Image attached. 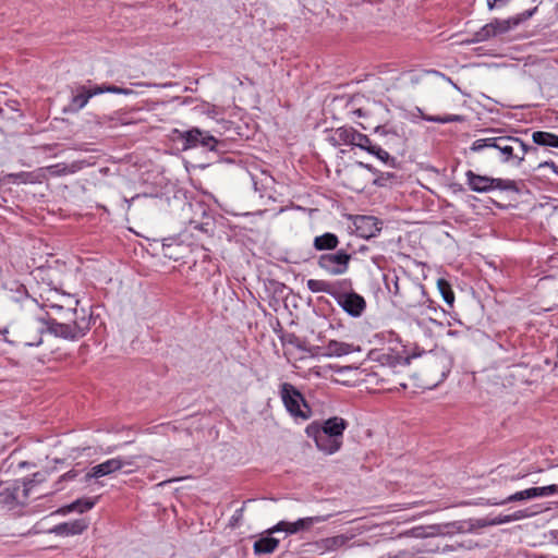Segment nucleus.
Returning <instances> with one entry per match:
<instances>
[{"instance_id": "f03ea898", "label": "nucleus", "mask_w": 558, "mask_h": 558, "mask_svg": "<svg viewBox=\"0 0 558 558\" xmlns=\"http://www.w3.org/2000/svg\"><path fill=\"white\" fill-rule=\"evenodd\" d=\"M173 140L182 144V150L203 148L210 151L221 153L225 144L216 138L209 131L199 128H191L186 131L174 129L172 131Z\"/></svg>"}, {"instance_id": "c85d7f7f", "label": "nucleus", "mask_w": 558, "mask_h": 558, "mask_svg": "<svg viewBox=\"0 0 558 558\" xmlns=\"http://www.w3.org/2000/svg\"><path fill=\"white\" fill-rule=\"evenodd\" d=\"M533 143L538 146L558 148V135L546 132L535 131L532 134Z\"/></svg>"}, {"instance_id": "cd10ccee", "label": "nucleus", "mask_w": 558, "mask_h": 558, "mask_svg": "<svg viewBox=\"0 0 558 558\" xmlns=\"http://www.w3.org/2000/svg\"><path fill=\"white\" fill-rule=\"evenodd\" d=\"M384 284L387 291L397 300L402 293V283L399 281V277L395 271L384 274Z\"/></svg>"}, {"instance_id": "37998d69", "label": "nucleus", "mask_w": 558, "mask_h": 558, "mask_svg": "<svg viewBox=\"0 0 558 558\" xmlns=\"http://www.w3.org/2000/svg\"><path fill=\"white\" fill-rule=\"evenodd\" d=\"M102 94L110 93V94H119V95H125L130 96L135 94L133 89L126 88V87H119L111 84H101Z\"/></svg>"}, {"instance_id": "2f4dec72", "label": "nucleus", "mask_w": 558, "mask_h": 558, "mask_svg": "<svg viewBox=\"0 0 558 558\" xmlns=\"http://www.w3.org/2000/svg\"><path fill=\"white\" fill-rule=\"evenodd\" d=\"M351 539V536L340 534L331 537H327L323 539L324 548L327 550H336L340 547L347 545V543Z\"/></svg>"}, {"instance_id": "2eb2a0df", "label": "nucleus", "mask_w": 558, "mask_h": 558, "mask_svg": "<svg viewBox=\"0 0 558 558\" xmlns=\"http://www.w3.org/2000/svg\"><path fill=\"white\" fill-rule=\"evenodd\" d=\"M371 359L379 362L383 366H387L392 371L397 367H407L414 356H403L390 349L375 350L369 353Z\"/></svg>"}, {"instance_id": "9d476101", "label": "nucleus", "mask_w": 558, "mask_h": 558, "mask_svg": "<svg viewBox=\"0 0 558 558\" xmlns=\"http://www.w3.org/2000/svg\"><path fill=\"white\" fill-rule=\"evenodd\" d=\"M517 26L518 20L495 19L474 33L473 41L482 43L489 40L490 38L508 33L509 31Z\"/></svg>"}, {"instance_id": "f257e3e1", "label": "nucleus", "mask_w": 558, "mask_h": 558, "mask_svg": "<svg viewBox=\"0 0 558 558\" xmlns=\"http://www.w3.org/2000/svg\"><path fill=\"white\" fill-rule=\"evenodd\" d=\"M68 315L71 316L69 323H59L54 318H49L47 322L48 331L59 338L76 341L90 330L93 316L85 310H68Z\"/></svg>"}, {"instance_id": "603ef678", "label": "nucleus", "mask_w": 558, "mask_h": 558, "mask_svg": "<svg viewBox=\"0 0 558 558\" xmlns=\"http://www.w3.org/2000/svg\"><path fill=\"white\" fill-rule=\"evenodd\" d=\"M355 166L359 169H366L367 171L372 172L374 175L378 173V170L369 163H365L363 161H356Z\"/></svg>"}, {"instance_id": "e2e57ef3", "label": "nucleus", "mask_w": 558, "mask_h": 558, "mask_svg": "<svg viewBox=\"0 0 558 558\" xmlns=\"http://www.w3.org/2000/svg\"><path fill=\"white\" fill-rule=\"evenodd\" d=\"M383 258H384L383 256H380V255H376V256H373V257H372V262H373L374 264H376L377 266H379V262H380Z\"/></svg>"}, {"instance_id": "79ce46f5", "label": "nucleus", "mask_w": 558, "mask_h": 558, "mask_svg": "<svg viewBox=\"0 0 558 558\" xmlns=\"http://www.w3.org/2000/svg\"><path fill=\"white\" fill-rule=\"evenodd\" d=\"M396 179V174L392 172H380L378 171L377 174H375V178L373 180V184L376 186H387L388 183H390L392 180Z\"/></svg>"}, {"instance_id": "bb28decb", "label": "nucleus", "mask_w": 558, "mask_h": 558, "mask_svg": "<svg viewBox=\"0 0 558 558\" xmlns=\"http://www.w3.org/2000/svg\"><path fill=\"white\" fill-rule=\"evenodd\" d=\"M355 130L353 128L341 126L335 130L330 141L333 145H352Z\"/></svg>"}, {"instance_id": "5701e85b", "label": "nucleus", "mask_w": 558, "mask_h": 558, "mask_svg": "<svg viewBox=\"0 0 558 558\" xmlns=\"http://www.w3.org/2000/svg\"><path fill=\"white\" fill-rule=\"evenodd\" d=\"M96 501H97V498H88V497L78 498L69 505L61 507L58 510V513H61V514H68L71 512L84 513V512L93 509L94 506L96 505Z\"/></svg>"}, {"instance_id": "4d7b16f0", "label": "nucleus", "mask_w": 558, "mask_h": 558, "mask_svg": "<svg viewBox=\"0 0 558 558\" xmlns=\"http://www.w3.org/2000/svg\"><path fill=\"white\" fill-rule=\"evenodd\" d=\"M244 507L238 509L231 518V525L235 526L236 522L242 518Z\"/></svg>"}, {"instance_id": "f3484780", "label": "nucleus", "mask_w": 558, "mask_h": 558, "mask_svg": "<svg viewBox=\"0 0 558 558\" xmlns=\"http://www.w3.org/2000/svg\"><path fill=\"white\" fill-rule=\"evenodd\" d=\"M347 427L348 422L339 416L330 417L323 423L318 422V430L338 441H342L343 432L347 429Z\"/></svg>"}, {"instance_id": "5fc2aeb1", "label": "nucleus", "mask_w": 558, "mask_h": 558, "mask_svg": "<svg viewBox=\"0 0 558 558\" xmlns=\"http://www.w3.org/2000/svg\"><path fill=\"white\" fill-rule=\"evenodd\" d=\"M510 0H487V7L489 10H494L497 7H501Z\"/></svg>"}, {"instance_id": "052dcab7", "label": "nucleus", "mask_w": 558, "mask_h": 558, "mask_svg": "<svg viewBox=\"0 0 558 558\" xmlns=\"http://www.w3.org/2000/svg\"><path fill=\"white\" fill-rule=\"evenodd\" d=\"M523 476L524 475L512 474V475H506L505 478H506V481L515 482V481L522 478Z\"/></svg>"}, {"instance_id": "aec40b11", "label": "nucleus", "mask_w": 558, "mask_h": 558, "mask_svg": "<svg viewBox=\"0 0 558 558\" xmlns=\"http://www.w3.org/2000/svg\"><path fill=\"white\" fill-rule=\"evenodd\" d=\"M361 351L359 345H354L353 343H347L343 341L329 340L324 347V355L325 356H343L353 352Z\"/></svg>"}, {"instance_id": "7c9ffc66", "label": "nucleus", "mask_w": 558, "mask_h": 558, "mask_svg": "<svg viewBox=\"0 0 558 558\" xmlns=\"http://www.w3.org/2000/svg\"><path fill=\"white\" fill-rule=\"evenodd\" d=\"M81 169L80 165L74 162L71 165H66L63 162L56 163L47 167V171L53 177H62L68 174H73Z\"/></svg>"}, {"instance_id": "0e129e2a", "label": "nucleus", "mask_w": 558, "mask_h": 558, "mask_svg": "<svg viewBox=\"0 0 558 558\" xmlns=\"http://www.w3.org/2000/svg\"><path fill=\"white\" fill-rule=\"evenodd\" d=\"M132 85H134V86H145V87H150V86H153V84H150V83H145V82H136V83H132Z\"/></svg>"}, {"instance_id": "a19ab883", "label": "nucleus", "mask_w": 558, "mask_h": 558, "mask_svg": "<svg viewBox=\"0 0 558 558\" xmlns=\"http://www.w3.org/2000/svg\"><path fill=\"white\" fill-rule=\"evenodd\" d=\"M532 488H533L532 493L534 494V498L546 497V496H551V495L558 494V485H556V484L542 486V487H532Z\"/></svg>"}, {"instance_id": "39448f33", "label": "nucleus", "mask_w": 558, "mask_h": 558, "mask_svg": "<svg viewBox=\"0 0 558 558\" xmlns=\"http://www.w3.org/2000/svg\"><path fill=\"white\" fill-rule=\"evenodd\" d=\"M466 185L476 193H488L494 190L519 192L513 180L481 175L472 170L465 172Z\"/></svg>"}, {"instance_id": "ea45409f", "label": "nucleus", "mask_w": 558, "mask_h": 558, "mask_svg": "<svg viewBox=\"0 0 558 558\" xmlns=\"http://www.w3.org/2000/svg\"><path fill=\"white\" fill-rule=\"evenodd\" d=\"M352 146H356L363 150H366L368 151V149H371V147L373 146L372 145V142L369 140V137L365 134H362L360 132H357L355 130V133H354V141L352 143Z\"/></svg>"}, {"instance_id": "4468645a", "label": "nucleus", "mask_w": 558, "mask_h": 558, "mask_svg": "<svg viewBox=\"0 0 558 558\" xmlns=\"http://www.w3.org/2000/svg\"><path fill=\"white\" fill-rule=\"evenodd\" d=\"M322 517H306L296 520L295 522L280 521L272 527L268 529L269 534L284 532L287 535L296 534L301 531L310 530L315 523L323 522Z\"/></svg>"}, {"instance_id": "7ed1b4c3", "label": "nucleus", "mask_w": 558, "mask_h": 558, "mask_svg": "<svg viewBox=\"0 0 558 558\" xmlns=\"http://www.w3.org/2000/svg\"><path fill=\"white\" fill-rule=\"evenodd\" d=\"M280 399L287 412L295 421H307L312 416V409L301 391L290 383H282L279 387Z\"/></svg>"}, {"instance_id": "6e6552de", "label": "nucleus", "mask_w": 558, "mask_h": 558, "mask_svg": "<svg viewBox=\"0 0 558 558\" xmlns=\"http://www.w3.org/2000/svg\"><path fill=\"white\" fill-rule=\"evenodd\" d=\"M426 293L423 284L413 281H405L402 283V293L393 300V304L399 306L408 316L415 307L420 305L423 295Z\"/></svg>"}, {"instance_id": "423d86ee", "label": "nucleus", "mask_w": 558, "mask_h": 558, "mask_svg": "<svg viewBox=\"0 0 558 558\" xmlns=\"http://www.w3.org/2000/svg\"><path fill=\"white\" fill-rule=\"evenodd\" d=\"M517 142L514 136H498V137H486L478 138L472 143L470 149L474 153L481 151L484 148H495L500 151L502 162H510L517 160V154H514V144Z\"/></svg>"}, {"instance_id": "b1692460", "label": "nucleus", "mask_w": 558, "mask_h": 558, "mask_svg": "<svg viewBox=\"0 0 558 558\" xmlns=\"http://www.w3.org/2000/svg\"><path fill=\"white\" fill-rule=\"evenodd\" d=\"M339 245V239L335 233L326 232L314 238L313 247L316 251H335Z\"/></svg>"}, {"instance_id": "6ab92c4d", "label": "nucleus", "mask_w": 558, "mask_h": 558, "mask_svg": "<svg viewBox=\"0 0 558 558\" xmlns=\"http://www.w3.org/2000/svg\"><path fill=\"white\" fill-rule=\"evenodd\" d=\"M88 524L84 519H77L70 522H63L54 525L49 530V533L54 534L57 536H73L82 534Z\"/></svg>"}, {"instance_id": "13d9d810", "label": "nucleus", "mask_w": 558, "mask_h": 558, "mask_svg": "<svg viewBox=\"0 0 558 558\" xmlns=\"http://www.w3.org/2000/svg\"><path fill=\"white\" fill-rule=\"evenodd\" d=\"M385 138H386L385 144L387 146H389L390 148H392L395 146H400L403 143V141L402 142H398V141H396V138H392V135H388Z\"/></svg>"}, {"instance_id": "dca6fc26", "label": "nucleus", "mask_w": 558, "mask_h": 558, "mask_svg": "<svg viewBox=\"0 0 558 558\" xmlns=\"http://www.w3.org/2000/svg\"><path fill=\"white\" fill-rule=\"evenodd\" d=\"M351 280L350 279H343L336 282H329L322 279H308L306 282L307 289L313 293H319L324 292L336 298V294L339 289H351Z\"/></svg>"}, {"instance_id": "a878e982", "label": "nucleus", "mask_w": 558, "mask_h": 558, "mask_svg": "<svg viewBox=\"0 0 558 558\" xmlns=\"http://www.w3.org/2000/svg\"><path fill=\"white\" fill-rule=\"evenodd\" d=\"M409 317L414 319L418 325L425 323V317H430V299L425 293L420 305L415 307V311L409 314Z\"/></svg>"}, {"instance_id": "8fccbe9b", "label": "nucleus", "mask_w": 558, "mask_h": 558, "mask_svg": "<svg viewBox=\"0 0 558 558\" xmlns=\"http://www.w3.org/2000/svg\"><path fill=\"white\" fill-rule=\"evenodd\" d=\"M41 342H43L41 333H37L34 338L26 339L24 341V344L27 347H37V345L41 344Z\"/></svg>"}, {"instance_id": "20e7f679", "label": "nucleus", "mask_w": 558, "mask_h": 558, "mask_svg": "<svg viewBox=\"0 0 558 558\" xmlns=\"http://www.w3.org/2000/svg\"><path fill=\"white\" fill-rule=\"evenodd\" d=\"M452 367V360L447 353L427 354L422 360V375L435 387L442 383Z\"/></svg>"}, {"instance_id": "4c0bfd02", "label": "nucleus", "mask_w": 558, "mask_h": 558, "mask_svg": "<svg viewBox=\"0 0 558 558\" xmlns=\"http://www.w3.org/2000/svg\"><path fill=\"white\" fill-rule=\"evenodd\" d=\"M515 140H517V142H513L514 147L518 146L521 149V155L517 154L515 165L520 166L522 163V161L524 160L525 155L529 153H536L537 148L535 146L527 145L519 137H515Z\"/></svg>"}, {"instance_id": "09e8293b", "label": "nucleus", "mask_w": 558, "mask_h": 558, "mask_svg": "<svg viewBox=\"0 0 558 558\" xmlns=\"http://www.w3.org/2000/svg\"><path fill=\"white\" fill-rule=\"evenodd\" d=\"M530 515H531V513L527 512V510H518L510 514L512 522L525 519Z\"/></svg>"}, {"instance_id": "c9c22d12", "label": "nucleus", "mask_w": 558, "mask_h": 558, "mask_svg": "<svg viewBox=\"0 0 558 558\" xmlns=\"http://www.w3.org/2000/svg\"><path fill=\"white\" fill-rule=\"evenodd\" d=\"M374 132L376 134H378L379 136H383V137H386L388 135H392V138H396V141H398V142H402L403 141V136L399 133L397 128L388 125V124L377 125L375 128Z\"/></svg>"}, {"instance_id": "0eeeda50", "label": "nucleus", "mask_w": 558, "mask_h": 558, "mask_svg": "<svg viewBox=\"0 0 558 558\" xmlns=\"http://www.w3.org/2000/svg\"><path fill=\"white\" fill-rule=\"evenodd\" d=\"M351 258V254L341 248L320 254L317 258V266L329 276H342L348 272Z\"/></svg>"}, {"instance_id": "a18cd8bd", "label": "nucleus", "mask_w": 558, "mask_h": 558, "mask_svg": "<svg viewBox=\"0 0 558 558\" xmlns=\"http://www.w3.org/2000/svg\"><path fill=\"white\" fill-rule=\"evenodd\" d=\"M162 254L165 257L178 260L179 256L172 250V243H163L162 244Z\"/></svg>"}, {"instance_id": "69168bd1", "label": "nucleus", "mask_w": 558, "mask_h": 558, "mask_svg": "<svg viewBox=\"0 0 558 558\" xmlns=\"http://www.w3.org/2000/svg\"><path fill=\"white\" fill-rule=\"evenodd\" d=\"M410 81L412 84H417L420 82V77L417 75H411Z\"/></svg>"}, {"instance_id": "393cba45", "label": "nucleus", "mask_w": 558, "mask_h": 558, "mask_svg": "<svg viewBox=\"0 0 558 558\" xmlns=\"http://www.w3.org/2000/svg\"><path fill=\"white\" fill-rule=\"evenodd\" d=\"M202 210V220L197 219H191L189 222L190 230H197L203 233H210L214 229V220L210 215L207 214V211L199 206Z\"/></svg>"}, {"instance_id": "ddd939ff", "label": "nucleus", "mask_w": 558, "mask_h": 558, "mask_svg": "<svg viewBox=\"0 0 558 558\" xmlns=\"http://www.w3.org/2000/svg\"><path fill=\"white\" fill-rule=\"evenodd\" d=\"M305 433L307 437L314 439L318 450L326 454H333L335 452L339 451L342 446V441H338L318 430V422H312L310 425H307Z\"/></svg>"}, {"instance_id": "3c124183", "label": "nucleus", "mask_w": 558, "mask_h": 558, "mask_svg": "<svg viewBox=\"0 0 558 558\" xmlns=\"http://www.w3.org/2000/svg\"><path fill=\"white\" fill-rule=\"evenodd\" d=\"M427 526H418L413 529V535L415 537H430Z\"/></svg>"}, {"instance_id": "a211bd4d", "label": "nucleus", "mask_w": 558, "mask_h": 558, "mask_svg": "<svg viewBox=\"0 0 558 558\" xmlns=\"http://www.w3.org/2000/svg\"><path fill=\"white\" fill-rule=\"evenodd\" d=\"M354 223L359 234L365 239L376 236L383 228V222L373 216H360Z\"/></svg>"}, {"instance_id": "c03bdc74", "label": "nucleus", "mask_w": 558, "mask_h": 558, "mask_svg": "<svg viewBox=\"0 0 558 558\" xmlns=\"http://www.w3.org/2000/svg\"><path fill=\"white\" fill-rule=\"evenodd\" d=\"M427 529L430 537L446 536V533H448V530L445 527V523L427 525Z\"/></svg>"}, {"instance_id": "412c9836", "label": "nucleus", "mask_w": 558, "mask_h": 558, "mask_svg": "<svg viewBox=\"0 0 558 558\" xmlns=\"http://www.w3.org/2000/svg\"><path fill=\"white\" fill-rule=\"evenodd\" d=\"M445 527L446 530H448L446 536H452L454 534L473 533L476 530H478L477 519L475 518L447 522L445 523Z\"/></svg>"}, {"instance_id": "774afa93", "label": "nucleus", "mask_w": 558, "mask_h": 558, "mask_svg": "<svg viewBox=\"0 0 558 558\" xmlns=\"http://www.w3.org/2000/svg\"><path fill=\"white\" fill-rule=\"evenodd\" d=\"M379 558H399V556L398 555L387 554V555L380 556Z\"/></svg>"}, {"instance_id": "de8ad7c7", "label": "nucleus", "mask_w": 558, "mask_h": 558, "mask_svg": "<svg viewBox=\"0 0 558 558\" xmlns=\"http://www.w3.org/2000/svg\"><path fill=\"white\" fill-rule=\"evenodd\" d=\"M8 177L14 183L26 182V177H28V173H26V172L10 173Z\"/></svg>"}, {"instance_id": "f704fd0d", "label": "nucleus", "mask_w": 558, "mask_h": 558, "mask_svg": "<svg viewBox=\"0 0 558 558\" xmlns=\"http://www.w3.org/2000/svg\"><path fill=\"white\" fill-rule=\"evenodd\" d=\"M423 119L428 122L441 123V124L464 121V118L460 114L425 116Z\"/></svg>"}, {"instance_id": "49530a36", "label": "nucleus", "mask_w": 558, "mask_h": 558, "mask_svg": "<svg viewBox=\"0 0 558 558\" xmlns=\"http://www.w3.org/2000/svg\"><path fill=\"white\" fill-rule=\"evenodd\" d=\"M535 11H536V8L532 9V10H526L517 16L509 17L508 20H518V25H519L521 22L530 19L534 14Z\"/></svg>"}, {"instance_id": "9b49d317", "label": "nucleus", "mask_w": 558, "mask_h": 558, "mask_svg": "<svg viewBox=\"0 0 558 558\" xmlns=\"http://www.w3.org/2000/svg\"><path fill=\"white\" fill-rule=\"evenodd\" d=\"M347 289H339L336 294V302L350 316L360 317L365 308L366 302L364 298L353 291L345 292Z\"/></svg>"}, {"instance_id": "e433bc0d", "label": "nucleus", "mask_w": 558, "mask_h": 558, "mask_svg": "<svg viewBox=\"0 0 558 558\" xmlns=\"http://www.w3.org/2000/svg\"><path fill=\"white\" fill-rule=\"evenodd\" d=\"M477 546V543H475L472 539L465 541V542H456L454 544L445 545L441 548V553H449V551H456L459 549H465V550H472Z\"/></svg>"}, {"instance_id": "c756f323", "label": "nucleus", "mask_w": 558, "mask_h": 558, "mask_svg": "<svg viewBox=\"0 0 558 558\" xmlns=\"http://www.w3.org/2000/svg\"><path fill=\"white\" fill-rule=\"evenodd\" d=\"M533 492V488H527V489H524V490H521V492H517L510 496H508L507 498L505 499H489V504L493 505V506H504L506 504H509V502H515V501H523V500H527V499H533L534 498V494L532 493Z\"/></svg>"}, {"instance_id": "1a4fd4ad", "label": "nucleus", "mask_w": 558, "mask_h": 558, "mask_svg": "<svg viewBox=\"0 0 558 558\" xmlns=\"http://www.w3.org/2000/svg\"><path fill=\"white\" fill-rule=\"evenodd\" d=\"M134 460L135 457H116L108 459L90 468V470L85 474V482L88 483L93 478L97 480L102 476L111 475L123 470L125 466H134Z\"/></svg>"}, {"instance_id": "864d4df0", "label": "nucleus", "mask_w": 558, "mask_h": 558, "mask_svg": "<svg viewBox=\"0 0 558 558\" xmlns=\"http://www.w3.org/2000/svg\"><path fill=\"white\" fill-rule=\"evenodd\" d=\"M538 168H550L553 172L558 175V166L551 160L541 162Z\"/></svg>"}, {"instance_id": "bf43d9fd", "label": "nucleus", "mask_w": 558, "mask_h": 558, "mask_svg": "<svg viewBox=\"0 0 558 558\" xmlns=\"http://www.w3.org/2000/svg\"><path fill=\"white\" fill-rule=\"evenodd\" d=\"M76 476V472L75 471H69L66 473H64L61 477H60V482L61 481H72L74 480V477Z\"/></svg>"}, {"instance_id": "4be33fe9", "label": "nucleus", "mask_w": 558, "mask_h": 558, "mask_svg": "<svg viewBox=\"0 0 558 558\" xmlns=\"http://www.w3.org/2000/svg\"><path fill=\"white\" fill-rule=\"evenodd\" d=\"M268 530L266 531V535H262L254 545L253 550L257 556L272 554L279 546V539L271 536Z\"/></svg>"}, {"instance_id": "58836bf2", "label": "nucleus", "mask_w": 558, "mask_h": 558, "mask_svg": "<svg viewBox=\"0 0 558 558\" xmlns=\"http://www.w3.org/2000/svg\"><path fill=\"white\" fill-rule=\"evenodd\" d=\"M367 153L376 156L379 160L384 161L385 163H390L391 166H395L396 163V159L390 157L389 153L384 150L380 146L373 145Z\"/></svg>"}, {"instance_id": "338daca9", "label": "nucleus", "mask_w": 558, "mask_h": 558, "mask_svg": "<svg viewBox=\"0 0 558 558\" xmlns=\"http://www.w3.org/2000/svg\"><path fill=\"white\" fill-rule=\"evenodd\" d=\"M353 113L356 114L357 117H363L365 114L363 109L361 108L354 110Z\"/></svg>"}, {"instance_id": "473e14b6", "label": "nucleus", "mask_w": 558, "mask_h": 558, "mask_svg": "<svg viewBox=\"0 0 558 558\" xmlns=\"http://www.w3.org/2000/svg\"><path fill=\"white\" fill-rule=\"evenodd\" d=\"M509 522H512L510 514H499L494 518L477 519V526H478V529H483L486 526L500 525V524H505V523H509Z\"/></svg>"}, {"instance_id": "72a5a7b5", "label": "nucleus", "mask_w": 558, "mask_h": 558, "mask_svg": "<svg viewBox=\"0 0 558 558\" xmlns=\"http://www.w3.org/2000/svg\"><path fill=\"white\" fill-rule=\"evenodd\" d=\"M437 287H438V290H439L444 301L449 306H452L454 303V293L451 289L450 283L445 279H438Z\"/></svg>"}, {"instance_id": "680f3d73", "label": "nucleus", "mask_w": 558, "mask_h": 558, "mask_svg": "<svg viewBox=\"0 0 558 558\" xmlns=\"http://www.w3.org/2000/svg\"><path fill=\"white\" fill-rule=\"evenodd\" d=\"M364 187H365V183L364 182H359L355 185H352V189H354L356 191H362Z\"/></svg>"}, {"instance_id": "f8f14e48", "label": "nucleus", "mask_w": 558, "mask_h": 558, "mask_svg": "<svg viewBox=\"0 0 558 558\" xmlns=\"http://www.w3.org/2000/svg\"><path fill=\"white\" fill-rule=\"evenodd\" d=\"M101 85L86 86L80 85L72 92L71 100L64 112H78L83 109L94 96L101 95Z\"/></svg>"}, {"instance_id": "6e6d98bb", "label": "nucleus", "mask_w": 558, "mask_h": 558, "mask_svg": "<svg viewBox=\"0 0 558 558\" xmlns=\"http://www.w3.org/2000/svg\"><path fill=\"white\" fill-rule=\"evenodd\" d=\"M438 313V308L434 301L430 300V317H425V322H436V314Z\"/></svg>"}]
</instances>
